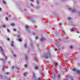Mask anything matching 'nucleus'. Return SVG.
<instances>
[{
	"instance_id": "nucleus-26",
	"label": "nucleus",
	"mask_w": 80,
	"mask_h": 80,
	"mask_svg": "<svg viewBox=\"0 0 80 80\" xmlns=\"http://www.w3.org/2000/svg\"><path fill=\"white\" fill-rule=\"evenodd\" d=\"M7 31L8 32H10V30L8 29H7Z\"/></svg>"
},
{
	"instance_id": "nucleus-35",
	"label": "nucleus",
	"mask_w": 80,
	"mask_h": 80,
	"mask_svg": "<svg viewBox=\"0 0 80 80\" xmlns=\"http://www.w3.org/2000/svg\"><path fill=\"white\" fill-rule=\"evenodd\" d=\"M35 39H38V37H35Z\"/></svg>"
},
{
	"instance_id": "nucleus-46",
	"label": "nucleus",
	"mask_w": 80,
	"mask_h": 80,
	"mask_svg": "<svg viewBox=\"0 0 80 80\" xmlns=\"http://www.w3.org/2000/svg\"><path fill=\"white\" fill-rule=\"evenodd\" d=\"M67 61L68 60V59H67V58L65 59Z\"/></svg>"
},
{
	"instance_id": "nucleus-32",
	"label": "nucleus",
	"mask_w": 80,
	"mask_h": 80,
	"mask_svg": "<svg viewBox=\"0 0 80 80\" xmlns=\"http://www.w3.org/2000/svg\"><path fill=\"white\" fill-rule=\"evenodd\" d=\"M1 60H2L3 62H5V60L4 59H1Z\"/></svg>"
},
{
	"instance_id": "nucleus-22",
	"label": "nucleus",
	"mask_w": 80,
	"mask_h": 80,
	"mask_svg": "<svg viewBox=\"0 0 80 80\" xmlns=\"http://www.w3.org/2000/svg\"><path fill=\"white\" fill-rule=\"evenodd\" d=\"M5 66H3L2 68V70H4V69H5Z\"/></svg>"
},
{
	"instance_id": "nucleus-36",
	"label": "nucleus",
	"mask_w": 80,
	"mask_h": 80,
	"mask_svg": "<svg viewBox=\"0 0 80 80\" xmlns=\"http://www.w3.org/2000/svg\"><path fill=\"white\" fill-rule=\"evenodd\" d=\"M12 69H14V66H13L12 67Z\"/></svg>"
},
{
	"instance_id": "nucleus-34",
	"label": "nucleus",
	"mask_w": 80,
	"mask_h": 80,
	"mask_svg": "<svg viewBox=\"0 0 80 80\" xmlns=\"http://www.w3.org/2000/svg\"><path fill=\"white\" fill-rule=\"evenodd\" d=\"M6 20H8V18H7V17L6 18Z\"/></svg>"
},
{
	"instance_id": "nucleus-15",
	"label": "nucleus",
	"mask_w": 80,
	"mask_h": 80,
	"mask_svg": "<svg viewBox=\"0 0 80 80\" xmlns=\"http://www.w3.org/2000/svg\"><path fill=\"white\" fill-rule=\"evenodd\" d=\"M5 56V60H7V58L8 57L7 56H6L4 54H3Z\"/></svg>"
},
{
	"instance_id": "nucleus-11",
	"label": "nucleus",
	"mask_w": 80,
	"mask_h": 80,
	"mask_svg": "<svg viewBox=\"0 0 80 80\" xmlns=\"http://www.w3.org/2000/svg\"><path fill=\"white\" fill-rule=\"evenodd\" d=\"M40 40L41 41H44L45 40V38H43L41 39Z\"/></svg>"
},
{
	"instance_id": "nucleus-48",
	"label": "nucleus",
	"mask_w": 80,
	"mask_h": 80,
	"mask_svg": "<svg viewBox=\"0 0 80 80\" xmlns=\"http://www.w3.org/2000/svg\"><path fill=\"white\" fill-rule=\"evenodd\" d=\"M31 0V1L32 2H33V0Z\"/></svg>"
},
{
	"instance_id": "nucleus-39",
	"label": "nucleus",
	"mask_w": 80,
	"mask_h": 80,
	"mask_svg": "<svg viewBox=\"0 0 80 80\" xmlns=\"http://www.w3.org/2000/svg\"><path fill=\"white\" fill-rule=\"evenodd\" d=\"M37 8H38H38H39L40 7H37Z\"/></svg>"
},
{
	"instance_id": "nucleus-24",
	"label": "nucleus",
	"mask_w": 80,
	"mask_h": 80,
	"mask_svg": "<svg viewBox=\"0 0 80 80\" xmlns=\"http://www.w3.org/2000/svg\"><path fill=\"white\" fill-rule=\"evenodd\" d=\"M16 68L17 70H19V68L18 67H16Z\"/></svg>"
},
{
	"instance_id": "nucleus-18",
	"label": "nucleus",
	"mask_w": 80,
	"mask_h": 80,
	"mask_svg": "<svg viewBox=\"0 0 80 80\" xmlns=\"http://www.w3.org/2000/svg\"><path fill=\"white\" fill-rule=\"evenodd\" d=\"M68 20H72V18H68Z\"/></svg>"
},
{
	"instance_id": "nucleus-49",
	"label": "nucleus",
	"mask_w": 80,
	"mask_h": 80,
	"mask_svg": "<svg viewBox=\"0 0 80 80\" xmlns=\"http://www.w3.org/2000/svg\"><path fill=\"white\" fill-rule=\"evenodd\" d=\"M18 33H19V34H20V32H18Z\"/></svg>"
},
{
	"instance_id": "nucleus-3",
	"label": "nucleus",
	"mask_w": 80,
	"mask_h": 80,
	"mask_svg": "<svg viewBox=\"0 0 80 80\" xmlns=\"http://www.w3.org/2000/svg\"><path fill=\"white\" fill-rule=\"evenodd\" d=\"M25 28H26V30H28L29 29V28H28V25H26V26H25Z\"/></svg>"
},
{
	"instance_id": "nucleus-6",
	"label": "nucleus",
	"mask_w": 80,
	"mask_h": 80,
	"mask_svg": "<svg viewBox=\"0 0 80 80\" xmlns=\"http://www.w3.org/2000/svg\"><path fill=\"white\" fill-rule=\"evenodd\" d=\"M45 58L47 59L48 58V54H47L45 56Z\"/></svg>"
},
{
	"instance_id": "nucleus-41",
	"label": "nucleus",
	"mask_w": 80,
	"mask_h": 80,
	"mask_svg": "<svg viewBox=\"0 0 80 80\" xmlns=\"http://www.w3.org/2000/svg\"><path fill=\"white\" fill-rule=\"evenodd\" d=\"M69 10H72V9H71V8H69Z\"/></svg>"
},
{
	"instance_id": "nucleus-12",
	"label": "nucleus",
	"mask_w": 80,
	"mask_h": 80,
	"mask_svg": "<svg viewBox=\"0 0 80 80\" xmlns=\"http://www.w3.org/2000/svg\"><path fill=\"white\" fill-rule=\"evenodd\" d=\"M69 48L70 49H72L73 48V46H71L69 47Z\"/></svg>"
},
{
	"instance_id": "nucleus-7",
	"label": "nucleus",
	"mask_w": 80,
	"mask_h": 80,
	"mask_svg": "<svg viewBox=\"0 0 80 80\" xmlns=\"http://www.w3.org/2000/svg\"><path fill=\"white\" fill-rule=\"evenodd\" d=\"M58 32H54V35H58Z\"/></svg>"
},
{
	"instance_id": "nucleus-43",
	"label": "nucleus",
	"mask_w": 80,
	"mask_h": 80,
	"mask_svg": "<svg viewBox=\"0 0 80 80\" xmlns=\"http://www.w3.org/2000/svg\"><path fill=\"white\" fill-rule=\"evenodd\" d=\"M29 18H30V19H32V17H30Z\"/></svg>"
},
{
	"instance_id": "nucleus-17",
	"label": "nucleus",
	"mask_w": 80,
	"mask_h": 80,
	"mask_svg": "<svg viewBox=\"0 0 80 80\" xmlns=\"http://www.w3.org/2000/svg\"><path fill=\"white\" fill-rule=\"evenodd\" d=\"M38 80H42V78H38Z\"/></svg>"
},
{
	"instance_id": "nucleus-10",
	"label": "nucleus",
	"mask_w": 80,
	"mask_h": 80,
	"mask_svg": "<svg viewBox=\"0 0 80 80\" xmlns=\"http://www.w3.org/2000/svg\"><path fill=\"white\" fill-rule=\"evenodd\" d=\"M75 12V9H73L72 10V12Z\"/></svg>"
},
{
	"instance_id": "nucleus-1",
	"label": "nucleus",
	"mask_w": 80,
	"mask_h": 80,
	"mask_svg": "<svg viewBox=\"0 0 80 80\" xmlns=\"http://www.w3.org/2000/svg\"><path fill=\"white\" fill-rule=\"evenodd\" d=\"M32 79L33 80H37V78L35 76V74L34 73H33L32 74Z\"/></svg>"
},
{
	"instance_id": "nucleus-16",
	"label": "nucleus",
	"mask_w": 80,
	"mask_h": 80,
	"mask_svg": "<svg viewBox=\"0 0 80 80\" xmlns=\"http://www.w3.org/2000/svg\"><path fill=\"white\" fill-rule=\"evenodd\" d=\"M2 1H3V3H4V4H6V2L5 1L2 0Z\"/></svg>"
},
{
	"instance_id": "nucleus-52",
	"label": "nucleus",
	"mask_w": 80,
	"mask_h": 80,
	"mask_svg": "<svg viewBox=\"0 0 80 80\" xmlns=\"http://www.w3.org/2000/svg\"><path fill=\"white\" fill-rule=\"evenodd\" d=\"M18 37H19V36H18Z\"/></svg>"
},
{
	"instance_id": "nucleus-4",
	"label": "nucleus",
	"mask_w": 80,
	"mask_h": 80,
	"mask_svg": "<svg viewBox=\"0 0 80 80\" xmlns=\"http://www.w3.org/2000/svg\"><path fill=\"white\" fill-rule=\"evenodd\" d=\"M72 70L73 72H75V70H76V68H74L72 69Z\"/></svg>"
},
{
	"instance_id": "nucleus-40",
	"label": "nucleus",
	"mask_w": 80,
	"mask_h": 80,
	"mask_svg": "<svg viewBox=\"0 0 80 80\" xmlns=\"http://www.w3.org/2000/svg\"><path fill=\"white\" fill-rule=\"evenodd\" d=\"M63 80H68L67 79H64Z\"/></svg>"
},
{
	"instance_id": "nucleus-30",
	"label": "nucleus",
	"mask_w": 80,
	"mask_h": 80,
	"mask_svg": "<svg viewBox=\"0 0 80 80\" xmlns=\"http://www.w3.org/2000/svg\"><path fill=\"white\" fill-rule=\"evenodd\" d=\"M7 40H8V41H10V39H9V38H8L7 39Z\"/></svg>"
},
{
	"instance_id": "nucleus-47",
	"label": "nucleus",
	"mask_w": 80,
	"mask_h": 80,
	"mask_svg": "<svg viewBox=\"0 0 80 80\" xmlns=\"http://www.w3.org/2000/svg\"><path fill=\"white\" fill-rule=\"evenodd\" d=\"M1 10H2V9L1 8H0V11H1Z\"/></svg>"
},
{
	"instance_id": "nucleus-21",
	"label": "nucleus",
	"mask_w": 80,
	"mask_h": 80,
	"mask_svg": "<svg viewBox=\"0 0 80 80\" xmlns=\"http://www.w3.org/2000/svg\"><path fill=\"white\" fill-rule=\"evenodd\" d=\"M24 47H27V44L26 43H24Z\"/></svg>"
},
{
	"instance_id": "nucleus-2",
	"label": "nucleus",
	"mask_w": 80,
	"mask_h": 80,
	"mask_svg": "<svg viewBox=\"0 0 80 80\" xmlns=\"http://www.w3.org/2000/svg\"><path fill=\"white\" fill-rule=\"evenodd\" d=\"M76 73H78L79 74H80V70H77Z\"/></svg>"
},
{
	"instance_id": "nucleus-13",
	"label": "nucleus",
	"mask_w": 80,
	"mask_h": 80,
	"mask_svg": "<svg viewBox=\"0 0 80 80\" xmlns=\"http://www.w3.org/2000/svg\"><path fill=\"white\" fill-rule=\"evenodd\" d=\"M11 25L12 26H14V25H15V24L14 23H12L11 24Z\"/></svg>"
},
{
	"instance_id": "nucleus-25",
	"label": "nucleus",
	"mask_w": 80,
	"mask_h": 80,
	"mask_svg": "<svg viewBox=\"0 0 80 80\" xmlns=\"http://www.w3.org/2000/svg\"><path fill=\"white\" fill-rule=\"evenodd\" d=\"M70 31L71 32H73V29H71Z\"/></svg>"
},
{
	"instance_id": "nucleus-23",
	"label": "nucleus",
	"mask_w": 80,
	"mask_h": 80,
	"mask_svg": "<svg viewBox=\"0 0 80 80\" xmlns=\"http://www.w3.org/2000/svg\"><path fill=\"white\" fill-rule=\"evenodd\" d=\"M2 26H3V27L4 28H5L6 26H5V24H3Z\"/></svg>"
},
{
	"instance_id": "nucleus-45",
	"label": "nucleus",
	"mask_w": 80,
	"mask_h": 80,
	"mask_svg": "<svg viewBox=\"0 0 80 80\" xmlns=\"http://www.w3.org/2000/svg\"><path fill=\"white\" fill-rule=\"evenodd\" d=\"M8 74H10L9 73H7V75H8Z\"/></svg>"
},
{
	"instance_id": "nucleus-44",
	"label": "nucleus",
	"mask_w": 80,
	"mask_h": 80,
	"mask_svg": "<svg viewBox=\"0 0 80 80\" xmlns=\"http://www.w3.org/2000/svg\"><path fill=\"white\" fill-rule=\"evenodd\" d=\"M77 33H79V32L78 31H77Z\"/></svg>"
},
{
	"instance_id": "nucleus-37",
	"label": "nucleus",
	"mask_w": 80,
	"mask_h": 80,
	"mask_svg": "<svg viewBox=\"0 0 80 80\" xmlns=\"http://www.w3.org/2000/svg\"><path fill=\"white\" fill-rule=\"evenodd\" d=\"M54 65H57V63H54Z\"/></svg>"
},
{
	"instance_id": "nucleus-42",
	"label": "nucleus",
	"mask_w": 80,
	"mask_h": 80,
	"mask_svg": "<svg viewBox=\"0 0 80 80\" xmlns=\"http://www.w3.org/2000/svg\"><path fill=\"white\" fill-rule=\"evenodd\" d=\"M55 51H57V49H55Z\"/></svg>"
},
{
	"instance_id": "nucleus-38",
	"label": "nucleus",
	"mask_w": 80,
	"mask_h": 80,
	"mask_svg": "<svg viewBox=\"0 0 80 80\" xmlns=\"http://www.w3.org/2000/svg\"><path fill=\"white\" fill-rule=\"evenodd\" d=\"M59 25L60 26V25H62V23H59Z\"/></svg>"
},
{
	"instance_id": "nucleus-8",
	"label": "nucleus",
	"mask_w": 80,
	"mask_h": 80,
	"mask_svg": "<svg viewBox=\"0 0 80 80\" xmlns=\"http://www.w3.org/2000/svg\"><path fill=\"white\" fill-rule=\"evenodd\" d=\"M0 52H3V49H2V47L0 46Z\"/></svg>"
},
{
	"instance_id": "nucleus-50",
	"label": "nucleus",
	"mask_w": 80,
	"mask_h": 80,
	"mask_svg": "<svg viewBox=\"0 0 80 80\" xmlns=\"http://www.w3.org/2000/svg\"><path fill=\"white\" fill-rule=\"evenodd\" d=\"M65 70L66 71H67V69H65Z\"/></svg>"
},
{
	"instance_id": "nucleus-53",
	"label": "nucleus",
	"mask_w": 80,
	"mask_h": 80,
	"mask_svg": "<svg viewBox=\"0 0 80 80\" xmlns=\"http://www.w3.org/2000/svg\"><path fill=\"white\" fill-rule=\"evenodd\" d=\"M66 58H67V57H66Z\"/></svg>"
},
{
	"instance_id": "nucleus-14",
	"label": "nucleus",
	"mask_w": 80,
	"mask_h": 80,
	"mask_svg": "<svg viewBox=\"0 0 80 80\" xmlns=\"http://www.w3.org/2000/svg\"><path fill=\"white\" fill-rule=\"evenodd\" d=\"M60 75H58V79H60Z\"/></svg>"
},
{
	"instance_id": "nucleus-19",
	"label": "nucleus",
	"mask_w": 80,
	"mask_h": 80,
	"mask_svg": "<svg viewBox=\"0 0 80 80\" xmlns=\"http://www.w3.org/2000/svg\"><path fill=\"white\" fill-rule=\"evenodd\" d=\"M18 40L19 41V42H22V39L21 38H20L18 39Z\"/></svg>"
},
{
	"instance_id": "nucleus-5",
	"label": "nucleus",
	"mask_w": 80,
	"mask_h": 80,
	"mask_svg": "<svg viewBox=\"0 0 80 80\" xmlns=\"http://www.w3.org/2000/svg\"><path fill=\"white\" fill-rule=\"evenodd\" d=\"M27 72H25L23 73V75L25 77L26 76V75H27Z\"/></svg>"
},
{
	"instance_id": "nucleus-9",
	"label": "nucleus",
	"mask_w": 80,
	"mask_h": 80,
	"mask_svg": "<svg viewBox=\"0 0 80 80\" xmlns=\"http://www.w3.org/2000/svg\"><path fill=\"white\" fill-rule=\"evenodd\" d=\"M11 46L12 47H13V41H12L11 42Z\"/></svg>"
},
{
	"instance_id": "nucleus-31",
	"label": "nucleus",
	"mask_w": 80,
	"mask_h": 80,
	"mask_svg": "<svg viewBox=\"0 0 80 80\" xmlns=\"http://www.w3.org/2000/svg\"><path fill=\"white\" fill-rule=\"evenodd\" d=\"M13 56H14V57H16V54H14L13 55Z\"/></svg>"
},
{
	"instance_id": "nucleus-28",
	"label": "nucleus",
	"mask_w": 80,
	"mask_h": 80,
	"mask_svg": "<svg viewBox=\"0 0 80 80\" xmlns=\"http://www.w3.org/2000/svg\"><path fill=\"white\" fill-rule=\"evenodd\" d=\"M24 67H27V64H25L24 65Z\"/></svg>"
},
{
	"instance_id": "nucleus-27",
	"label": "nucleus",
	"mask_w": 80,
	"mask_h": 80,
	"mask_svg": "<svg viewBox=\"0 0 80 80\" xmlns=\"http://www.w3.org/2000/svg\"><path fill=\"white\" fill-rule=\"evenodd\" d=\"M38 67H35V69H36V70L38 69Z\"/></svg>"
},
{
	"instance_id": "nucleus-33",
	"label": "nucleus",
	"mask_w": 80,
	"mask_h": 80,
	"mask_svg": "<svg viewBox=\"0 0 80 80\" xmlns=\"http://www.w3.org/2000/svg\"><path fill=\"white\" fill-rule=\"evenodd\" d=\"M31 5L32 6V7H33V5L32 4H31Z\"/></svg>"
},
{
	"instance_id": "nucleus-20",
	"label": "nucleus",
	"mask_w": 80,
	"mask_h": 80,
	"mask_svg": "<svg viewBox=\"0 0 80 80\" xmlns=\"http://www.w3.org/2000/svg\"><path fill=\"white\" fill-rule=\"evenodd\" d=\"M36 3L37 4H39V1H37Z\"/></svg>"
},
{
	"instance_id": "nucleus-29",
	"label": "nucleus",
	"mask_w": 80,
	"mask_h": 80,
	"mask_svg": "<svg viewBox=\"0 0 80 80\" xmlns=\"http://www.w3.org/2000/svg\"><path fill=\"white\" fill-rule=\"evenodd\" d=\"M13 30L14 32H15V31H16V29H15V28H14L13 29Z\"/></svg>"
},
{
	"instance_id": "nucleus-51",
	"label": "nucleus",
	"mask_w": 80,
	"mask_h": 80,
	"mask_svg": "<svg viewBox=\"0 0 80 80\" xmlns=\"http://www.w3.org/2000/svg\"><path fill=\"white\" fill-rule=\"evenodd\" d=\"M9 17H10V15H9Z\"/></svg>"
}]
</instances>
